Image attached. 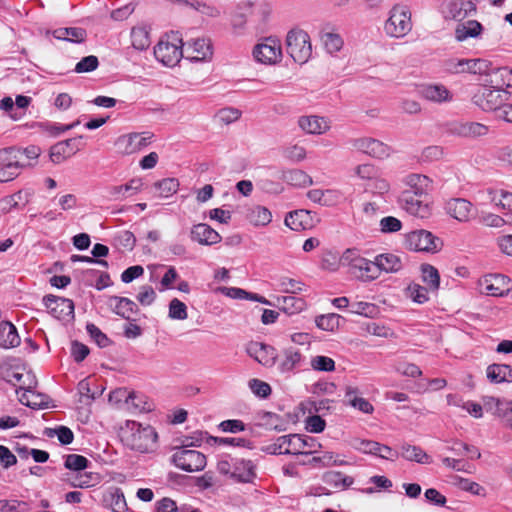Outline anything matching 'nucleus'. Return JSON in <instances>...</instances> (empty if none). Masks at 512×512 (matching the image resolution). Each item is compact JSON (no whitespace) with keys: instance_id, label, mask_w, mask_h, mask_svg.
Returning a JSON list of instances; mask_svg holds the SVG:
<instances>
[{"instance_id":"nucleus-1","label":"nucleus","mask_w":512,"mask_h":512,"mask_svg":"<svg viewBox=\"0 0 512 512\" xmlns=\"http://www.w3.org/2000/svg\"><path fill=\"white\" fill-rule=\"evenodd\" d=\"M157 433L153 427L143 426L135 421H127L121 429V439L133 450L145 453L153 451L157 444Z\"/></svg>"},{"instance_id":"nucleus-2","label":"nucleus","mask_w":512,"mask_h":512,"mask_svg":"<svg viewBox=\"0 0 512 512\" xmlns=\"http://www.w3.org/2000/svg\"><path fill=\"white\" fill-rule=\"evenodd\" d=\"M344 267L348 268V273L355 279L370 283L378 279V268L375 259L364 258L357 249L348 248L344 251Z\"/></svg>"},{"instance_id":"nucleus-3","label":"nucleus","mask_w":512,"mask_h":512,"mask_svg":"<svg viewBox=\"0 0 512 512\" xmlns=\"http://www.w3.org/2000/svg\"><path fill=\"white\" fill-rule=\"evenodd\" d=\"M183 39L178 32L165 34L154 47V55L158 61L168 67H174L185 55Z\"/></svg>"},{"instance_id":"nucleus-4","label":"nucleus","mask_w":512,"mask_h":512,"mask_svg":"<svg viewBox=\"0 0 512 512\" xmlns=\"http://www.w3.org/2000/svg\"><path fill=\"white\" fill-rule=\"evenodd\" d=\"M321 445L312 437L298 434L281 436L267 450L272 454H311Z\"/></svg>"},{"instance_id":"nucleus-5","label":"nucleus","mask_w":512,"mask_h":512,"mask_svg":"<svg viewBox=\"0 0 512 512\" xmlns=\"http://www.w3.org/2000/svg\"><path fill=\"white\" fill-rule=\"evenodd\" d=\"M412 27L410 9L405 5L396 4L389 11L383 30L390 38L402 39L411 32Z\"/></svg>"},{"instance_id":"nucleus-6","label":"nucleus","mask_w":512,"mask_h":512,"mask_svg":"<svg viewBox=\"0 0 512 512\" xmlns=\"http://www.w3.org/2000/svg\"><path fill=\"white\" fill-rule=\"evenodd\" d=\"M286 48L289 56L299 64L306 63L312 55L309 34L300 28L291 29L286 35Z\"/></svg>"},{"instance_id":"nucleus-7","label":"nucleus","mask_w":512,"mask_h":512,"mask_svg":"<svg viewBox=\"0 0 512 512\" xmlns=\"http://www.w3.org/2000/svg\"><path fill=\"white\" fill-rule=\"evenodd\" d=\"M253 59L260 64L274 66L282 61L281 41L276 37L260 39L252 49Z\"/></svg>"},{"instance_id":"nucleus-8","label":"nucleus","mask_w":512,"mask_h":512,"mask_svg":"<svg viewBox=\"0 0 512 512\" xmlns=\"http://www.w3.org/2000/svg\"><path fill=\"white\" fill-rule=\"evenodd\" d=\"M404 246L415 252L436 253L441 249L442 242L430 231L419 229L404 235Z\"/></svg>"},{"instance_id":"nucleus-9","label":"nucleus","mask_w":512,"mask_h":512,"mask_svg":"<svg viewBox=\"0 0 512 512\" xmlns=\"http://www.w3.org/2000/svg\"><path fill=\"white\" fill-rule=\"evenodd\" d=\"M506 96V92L498 88H494L492 85L487 83L477 89L472 96V101L483 111H498L499 114L501 107L506 100Z\"/></svg>"},{"instance_id":"nucleus-10","label":"nucleus","mask_w":512,"mask_h":512,"mask_svg":"<svg viewBox=\"0 0 512 512\" xmlns=\"http://www.w3.org/2000/svg\"><path fill=\"white\" fill-rule=\"evenodd\" d=\"M153 138L150 132H133L120 135L114 142L118 154L128 156L140 152L147 147Z\"/></svg>"},{"instance_id":"nucleus-11","label":"nucleus","mask_w":512,"mask_h":512,"mask_svg":"<svg viewBox=\"0 0 512 512\" xmlns=\"http://www.w3.org/2000/svg\"><path fill=\"white\" fill-rule=\"evenodd\" d=\"M20 158L19 149L8 147L0 150V183L10 182L18 177L22 168Z\"/></svg>"},{"instance_id":"nucleus-12","label":"nucleus","mask_w":512,"mask_h":512,"mask_svg":"<svg viewBox=\"0 0 512 512\" xmlns=\"http://www.w3.org/2000/svg\"><path fill=\"white\" fill-rule=\"evenodd\" d=\"M444 67L447 72L452 74L471 73V74H486L490 68V62L481 59H458L450 58L444 62Z\"/></svg>"},{"instance_id":"nucleus-13","label":"nucleus","mask_w":512,"mask_h":512,"mask_svg":"<svg viewBox=\"0 0 512 512\" xmlns=\"http://www.w3.org/2000/svg\"><path fill=\"white\" fill-rule=\"evenodd\" d=\"M172 461L177 468L186 472L201 471L206 466L204 454L185 448L177 449L172 456Z\"/></svg>"},{"instance_id":"nucleus-14","label":"nucleus","mask_w":512,"mask_h":512,"mask_svg":"<svg viewBox=\"0 0 512 512\" xmlns=\"http://www.w3.org/2000/svg\"><path fill=\"white\" fill-rule=\"evenodd\" d=\"M400 203L401 207L414 217L427 219L432 215V202L428 195L416 196L410 193H401Z\"/></svg>"},{"instance_id":"nucleus-15","label":"nucleus","mask_w":512,"mask_h":512,"mask_svg":"<svg viewBox=\"0 0 512 512\" xmlns=\"http://www.w3.org/2000/svg\"><path fill=\"white\" fill-rule=\"evenodd\" d=\"M510 283V278L503 274H487L478 281L481 293L495 297L507 294L510 291Z\"/></svg>"},{"instance_id":"nucleus-16","label":"nucleus","mask_w":512,"mask_h":512,"mask_svg":"<svg viewBox=\"0 0 512 512\" xmlns=\"http://www.w3.org/2000/svg\"><path fill=\"white\" fill-rule=\"evenodd\" d=\"M351 144L354 149L377 159H386L392 153V149L388 144L371 137L355 138Z\"/></svg>"},{"instance_id":"nucleus-17","label":"nucleus","mask_w":512,"mask_h":512,"mask_svg":"<svg viewBox=\"0 0 512 512\" xmlns=\"http://www.w3.org/2000/svg\"><path fill=\"white\" fill-rule=\"evenodd\" d=\"M483 403L487 412L500 418L504 425L512 430V400L485 395Z\"/></svg>"},{"instance_id":"nucleus-18","label":"nucleus","mask_w":512,"mask_h":512,"mask_svg":"<svg viewBox=\"0 0 512 512\" xmlns=\"http://www.w3.org/2000/svg\"><path fill=\"white\" fill-rule=\"evenodd\" d=\"M186 58L191 61H210L213 57V45L209 38L197 37L187 42Z\"/></svg>"},{"instance_id":"nucleus-19","label":"nucleus","mask_w":512,"mask_h":512,"mask_svg":"<svg viewBox=\"0 0 512 512\" xmlns=\"http://www.w3.org/2000/svg\"><path fill=\"white\" fill-rule=\"evenodd\" d=\"M297 125L302 132L309 135H323L331 129V122L327 118L318 115L300 116Z\"/></svg>"},{"instance_id":"nucleus-20","label":"nucleus","mask_w":512,"mask_h":512,"mask_svg":"<svg viewBox=\"0 0 512 512\" xmlns=\"http://www.w3.org/2000/svg\"><path fill=\"white\" fill-rule=\"evenodd\" d=\"M303 358L300 350L290 346L282 349L280 354L276 355L275 364L280 373H291L301 365Z\"/></svg>"},{"instance_id":"nucleus-21","label":"nucleus","mask_w":512,"mask_h":512,"mask_svg":"<svg viewBox=\"0 0 512 512\" xmlns=\"http://www.w3.org/2000/svg\"><path fill=\"white\" fill-rule=\"evenodd\" d=\"M49 312L58 319L72 318L74 313V304L72 300L54 295H48L43 299Z\"/></svg>"},{"instance_id":"nucleus-22","label":"nucleus","mask_w":512,"mask_h":512,"mask_svg":"<svg viewBox=\"0 0 512 512\" xmlns=\"http://www.w3.org/2000/svg\"><path fill=\"white\" fill-rule=\"evenodd\" d=\"M445 211L457 221L466 223L471 219L473 204L463 198H451L445 202Z\"/></svg>"},{"instance_id":"nucleus-23","label":"nucleus","mask_w":512,"mask_h":512,"mask_svg":"<svg viewBox=\"0 0 512 512\" xmlns=\"http://www.w3.org/2000/svg\"><path fill=\"white\" fill-rule=\"evenodd\" d=\"M488 131V126L478 122H455L449 128L452 135L462 138L483 137L488 134Z\"/></svg>"},{"instance_id":"nucleus-24","label":"nucleus","mask_w":512,"mask_h":512,"mask_svg":"<svg viewBox=\"0 0 512 512\" xmlns=\"http://www.w3.org/2000/svg\"><path fill=\"white\" fill-rule=\"evenodd\" d=\"M403 183L407 188L402 193H410L416 196L428 195L432 189V180L423 174H408L404 177Z\"/></svg>"},{"instance_id":"nucleus-25","label":"nucleus","mask_w":512,"mask_h":512,"mask_svg":"<svg viewBox=\"0 0 512 512\" xmlns=\"http://www.w3.org/2000/svg\"><path fill=\"white\" fill-rule=\"evenodd\" d=\"M248 354L265 367H271L276 363L275 349L262 343H250L247 347Z\"/></svg>"},{"instance_id":"nucleus-26","label":"nucleus","mask_w":512,"mask_h":512,"mask_svg":"<svg viewBox=\"0 0 512 512\" xmlns=\"http://www.w3.org/2000/svg\"><path fill=\"white\" fill-rule=\"evenodd\" d=\"M420 94L427 101L438 104L450 102L453 99V93L443 84L423 85Z\"/></svg>"},{"instance_id":"nucleus-27","label":"nucleus","mask_w":512,"mask_h":512,"mask_svg":"<svg viewBox=\"0 0 512 512\" xmlns=\"http://www.w3.org/2000/svg\"><path fill=\"white\" fill-rule=\"evenodd\" d=\"M344 401L353 409L364 414H372L374 411L373 405L362 396V393L357 387L347 386L345 388Z\"/></svg>"},{"instance_id":"nucleus-28","label":"nucleus","mask_w":512,"mask_h":512,"mask_svg":"<svg viewBox=\"0 0 512 512\" xmlns=\"http://www.w3.org/2000/svg\"><path fill=\"white\" fill-rule=\"evenodd\" d=\"M106 305L112 312L127 320L137 313V305L128 298L111 296L107 298Z\"/></svg>"},{"instance_id":"nucleus-29","label":"nucleus","mask_w":512,"mask_h":512,"mask_svg":"<svg viewBox=\"0 0 512 512\" xmlns=\"http://www.w3.org/2000/svg\"><path fill=\"white\" fill-rule=\"evenodd\" d=\"M190 237L201 245H215L222 239L217 231L204 223L194 225L191 229Z\"/></svg>"},{"instance_id":"nucleus-30","label":"nucleus","mask_w":512,"mask_h":512,"mask_svg":"<svg viewBox=\"0 0 512 512\" xmlns=\"http://www.w3.org/2000/svg\"><path fill=\"white\" fill-rule=\"evenodd\" d=\"M486 75L485 82L494 88L502 90L504 87H512V69L509 67L489 69Z\"/></svg>"},{"instance_id":"nucleus-31","label":"nucleus","mask_w":512,"mask_h":512,"mask_svg":"<svg viewBox=\"0 0 512 512\" xmlns=\"http://www.w3.org/2000/svg\"><path fill=\"white\" fill-rule=\"evenodd\" d=\"M375 263L378 268V278L381 272L397 273L402 267V260L398 255L392 253L380 254L375 257Z\"/></svg>"},{"instance_id":"nucleus-32","label":"nucleus","mask_w":512,"mask_h":512,"mask_svg":"<svg viewBox=\"0 0 512 512\" xmlns=\"http://www.w3.org/2000/svg\"><path fill=\"white\" fill-rule=\"evenodd\" d=\"M483 27L476 20L459 22L455 27V38L459 42H464L469 38H477L481 35Z\"/></svg>"},{"instance_id":"nucleus-33","label":"nucleus","mask_w":512,"mask_h":512,"mask_svg":"<svg viewBox=\"0 0 512 512\" xmlns=\"http://www.w3.org/2000/svg\"><path fill=\"white\" fill-rule=\"evenodd\" d=\"M279 308L287 315H297L308 308L304 298L295 296H281L277 298Z\"/></svg>"},{"instance_id":"nucleus-34","label":"nucleus","mask_w":512,"mask_h":512,"mask_svg":"<svg viewBox=\"0 0 512 512\" xmlns=\"http://www.w3.org/2000/svg\"><path fill=\"white\" fill-rule=\"evenodd\" d=\"M280 178L287 184L296 187H307L313 183L311 176L301 169L283 170Z\"/></svg>"},{"instance_id":"nucleus-35","label":"nucleus","mask_w":512,"mask_h":512,"mask_svg":"<svg viewBox=\"0 0 512 512\" xmlns=\"http://www.w3.org/2000/svg\"><path fill=\"white\" fill-rule=\"evenodd\" d=\"M488 200L497 208L512 210V193L498 188H489L486 191Z\"/></svg>"},{"instance_id":"nucleus-36","label":"nucleus","mask_w":512,"mask_h":512,"mask_svg":"<svg viewBox=\"0 0 512 512\" xmlns=\"http://www.w3.org/2000/svg\"><path fill=\"white\" fill-rule=\"evenodd\" d=\"M486 375L492 383L512 382V366L491 364L486 369Z\"/></svg>"},{"instance_id":"nucleus-37","label":"nucleus","mask_w":512,"mask_h":512,"mask_svg":"<svg viewBox=\"0 0 512 512\" xmlns=\"http://www.w3.org/2000/svg\"><path fill=\"white\" fill-rule=\"evenodd\" d=\"M285 224L292 230L308 229L312 226L310 212L307 210H297L289 213L285 218Z\"/></svg>"},{"instance_id":"nucleus-38","label":"nucleus","mask_w":512,"mask_h":512,"mask_svg":"<svg viewBox=\"0 0 512 512\" xmlns=\"http://www.w3.org/2000/svg\"><path fill=\"white\" fill-rule=\"evenodd\" d=\"M17 393L19 394V401L28 407L35 409L48 406L49 397L44 394L37 393L31 389L17 391Z\"/></svg>"},{"instance_id":"nucleus-39","label":"nucleus","mask_w":512,"mask_h":512,"mask_svg":"<svg viewBox=\"0 0 512 512\" xmlns=\"http://www.w3.org/2000/svg\"><path fill=\"white\" fill-rule=\"evenodd\" d=\"M20 344V338L15 326L8 322H0V346L3 348L16 347Z\"/></svg>"},{"instance_id":"nucleus-40","label":"nucleus","mask_w":512,"mask_h":512,"mask_svg":"<svg viewBox=\"0 0 512 512\" xmlns=\"http://www.w3.org/2000/svg\"><path fill=\"white\" fill-rule=\"evenodd\" d=\"M143 182L141 179H131L126 184L112 186L109 190L111 196L116 199H123L136 194L141 190Z\"/></svg>"},{"instance_id":"nucleus-41","label":"nucleus","mask_w":512,"mask_h":512,"mask_svg":"<svg viewBox=\"0 0 512 512\" xmlns=\"http://www.w3.org/2000/svg\"><path fill=\"white\" fill-rule=\"evenodd\" d=\"M307 197L320 205L331 206L337 203L340 194L338 191L332 189H313L307 192Z\"/></svg>"},{"instance_id":"nucleus-42","label":"nucleus","mask_w":512,"mask_h":512,"mask_svg":"<svg viewBox=\"0 0 512 512\" xmlns=\"http://www.w3.org/2000/svg\"><path fill=\"white\" fill-rule=\"evenodd\" d=\"M74 140L68 139L52 146L50 150V158L54 163H61L66 158L73 155L78 149L73 146Z\"/></svg>"},{"instance_id":"nucleus-43","label":"nucleus","mask_w":512,"mask_h":512,"mask_svg":"<svg viewBox=\"0 0 512 512\" xmlns=\"http://www.w3.org/2000/svg\"><path fill=\"white\" fill-rule=\"evenodd\" d=\"M421 279L426 289L431 293H436L440 286V274L438 270L430 264H422L420 267Z\"/></svg>"},{"instance_id":"nucleus-44","label":"nucleus","mask_w":512,"mask_h":512,"mask_svg":"<svg viewBox=\"0 0 512 512\" xmlns=\"http://www.w3.org/2000/svg\"><path fill=\"white\" fill-rule=\"evenodd\" d=\"M255 477L254 465L251 461L240 460L234 464L232 478L238 482H251Z\"/></svg>"},{"instance_id":"nucleus-45","label":"nucleus","mask_w":512,"mask_h":512,"mask_svg":"<svg viewBox=\"0 0 512 512\" xmlns=\"http://www.w3.org/2000/svg\"><path fill=\"white\" fill-rule=\"evenodd\" d=\"M475 5L472 1L458 0L448 5V14L453 19L462 20L471 12L475 11Z\"/></svg>"},{"instance_id":"nucleus-46","label":"nucleus","mask_w":512,"mask_h":512,"mask_svg":"<svg viewBox=\"0 0 512 512\" xmlns=\"http://www.w3.org/2000/svg\"><path fill=\"white\" fill-rule=\"evenodd\" d=\"M52 35L58 40L83 42L86 38V31L79 27L58 28L52 32Z\"/></svg>"},{"instance_id":"nucleus-47","label":"nucleus","mask_w":512,"mask_h":512,"mask_svg":"<svg viewBox=\"0 0 512 512\" xmlns=\"http://www.w3.org/2000/svg\"><path fill=\"white\" fill-rule=\"evenodd\" d=\"M320 41L329 54L339 52L344 44L342 37L333 31H322Z\"/></svg>"},{"instance_id":"nucleus-48","label":"nucleus","mask_w":512,"mask_h":512,"mask_svg":"<svg viewBox=\"0 0 512 512\" xmlns=\"http://www.w3.org/2000/svg\"><path fill=\"white\" fill-rule=\"evenodd\" d=\"M247 218L254 226H267L272 221V213L268 208L257 205L249 210Z\"/></svg>"},{"instance_id":"nucleus-49","label":"nucleus","mask_w":512,"mask_h":512,"mask_svg":"<svg viewBox=\"0 0 512 512\" xmlns=\"http://www.w3.org/2000/svg\"><path fill=\"white\" fill-rule=\"evenodd\" d=\"M401 456L408 461H416L421 464L431 463V457L427 455L421 448L410 444L401 447Z\"/></svg>"},{"instance_id":"nucleus-50","label":"nucleus","mask_w":512,"mask_h":512,"mask_svg":"<svg viewBox=\"0 0 512 512\" xmlns=\"http://www.w3.org/2000/svg\"><path fill=\"white\" fill-rule=\"evenodd\" d=\"M105 503L113 512L127 511V503L124 494L118 488L111 489L107 493Z\"/></svg>"},{"instance_id":"nucleus-51","label":"nucleus","mask_w":512,"mask_h":512,"mask_svg":"<svg viewBox=\"0 0 512 512\" xmlns=\"http://www.w3.org/2000/svg\"><path fill=\"white\" fill-rule=\"evenodd\" d=\"M323 481L335 489H345L353 484V478L337 471H329L323 475Z\"/></svg>"},{"instance_id":"nucleus-52","label":"nucleus","mask_w":512,"mask_h":512,"mask_svg":"<svg viewBox=\"0 0 512 512\" xmlns=\"http://www.w3.org/2000/svg\"><path fill=\"white\" fill-rule=\"evenodd\" d=\"M342 317L336 313L318 315L315 318L316 326L324 331L334 332L341 324Z\"/></svg>"},{"instance_id":"nucleus-53","label":"nucleus","mask_w":512,"mask_h":512,"mask_svg":"<svg viewBox=\"0 0 512 512\" xmlns=\"http://www.w3.org/2000/svg\"><path fill=\"white\" fill-rule=\"evenodd\" d=\"M344 252L338 256L335 252L326 251L321 260V269L328 272H337L341 266L344 267Z\"/></svg>"},{"instance_id":"nucleus-54","label":"nucleus","mask_w":512,"mask_h":512,"mask_svg":"<svg viewBox=\"0 0 512 512\" xmlns=\"http://www.w3.org/2000/svg\"><path fill=\"white\" fill-rule=\"evenodd\" d=\"M131 42L135 49H147L151 43L147 28L143 26L134 27L131 31Z\"/></svg>"},{"instance_id":"nucleus-55","label":"nucleus","mask_w":512,"mask_h":512,"mask_svg":"<svg viewBox=\"0 0 512 512\" xmlns=\"http://www.w3.org/2000/svg\"><path fill=\"white\" fill-rule=\"evenodd\" d=\"M130 391L125 388L113 390L109 395V403L115 407L130 410Z\"/></svg>"},{"instance_id":"nucleus-56","label":"nucleus","mask_w":512,"mask_h":512,"mask_svg":"<svg viewBox=\"0 0 512 512\" xmlns=\"http://www.w3.org/2000/svg\"><path fill=\"white\" fill-rule=\"evenodd\" d=\"M391 185L381 170L367 183V189L374 194L384 195L390 191Z\"/></svg>"},{"instance_id":"nucleus-57","label":"nucleus","mask_w":512,"mask_h":512,"mask_svg":"<svg viewBox=\"0 0 512 512\" xmlns=\"http://www.w3.org/2000/svg\"><path fill=\"white\" fill-rule=\"evenodd\" d=\"M259 426L266 429H273L277 431H284V425L279 416L271 412H262L258 415Z\"/></svg>"},{"instance_id":"nucleus-58","label":"nucleus","mask_w":512,"mask_h":512,"mask_svg":"<svg viewBox=\"0 0 512 512\" xmlns=\"http://www.w3.org/2000/svg\"><path fill=\"white\" fill-rule=\"evenodd\" d=\"M429 293L430 290L418 283H411L406 289L407 296L417 304L426 303L429 300Z\"/></svg>"},{"instance_id":"nucleus-59","label":"nucleus","mask_w":512,"mask_h":512,"mask_svg":"<svg viewBox=\"0 0 512 512\" xmlns=\"http://www.w3.org/2000/svg\"><path fill=\"white\" fill-rule=\"evenodd\" d=\"M179 183L176 179L166 178L154 184L158 197L166 198L177 192Z\"/></svg>"},{"instance_id":"nucleus-60","label":"nucleus","mask_w":512,"mask_h":512,"mask_svg":"<svg viewBox=\"0 0 512 512\" xmlns=\"http://www.w3.org/2000/svg\"><path fill=\"white\" fill-rule=\"evenodd\" d=\"M280 291L289 294H299L306 291V284L290 277H282L279 279Z\"/></svg>"},{"instance_id":"nucleus-61","label":"nucleus","mask_w":512,"mask_h":512,"mask_svg":"<svg viewBox=\"0 0 512 512\" xmlns=\"http://www.w3.org/2000/svg\"><path fill=\"white\" fill-rule=\"evenodd\" d=\"M168 316L173 320H186L188 318L186 304L178 298H173L169 303Z\"/></svg>"},{"instance_id":"nucleus-62","label":"nucleus","mask_w":512,"mask_h":512,"mask_svg":"<svg viewBox=\"0 0 512 512\" xmlns=\"http://www.w3.org/2000/svg\"><path fill=\"white\" fill-rule=\"evenodd\" d=\"M310 367L318 372H332L335 370V361L327 356L316 355L311 358Z\"/></svg>"},{"instance_id":"nucleus-63","label":"nucleus","mask_w":512,"mask_h":512,"mask_svg":"<svg viewBox=\"0 0 512 512\" xmlns=\"http://www.w3.org/2000/svg\"><path fill=\"white\" fill-rule=\"evenodd\" d=\"M455 484L462 490L470 492L474 495L485 496L486 490L480 484L469 479L455 477Z\"/></svg>"},{"instance_id":"nucleus-64","label":"nucleus","mask_w":512,"mask_h":512,"mask_svg":"<svg viewBox=\"0 0 512 512\" xmlns=\"http://www.w3.org/2000/svg\"><path fill=\"white\" fill-rule=\"evenodd\" d=\"M396 372L400 375L410 378H419L422 376L421 368L415 363L411 362H398L395 366Z\"/></svg>"}]
</instances>
